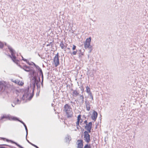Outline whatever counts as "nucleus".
I'll return each instance as SVG.
<instances>
[{
  "label": "nucleus",
  "instance_id": "f257e3e1",
  "mask_svg": "<svg viewBox=\"0 0 148 148\" xmlns=\"http://www.w3.org/2000/svg\"><path fill=\"white\" fill-rule=\"evenodd\" d=\"M30 89V88H28L25 90L24 94L21 98L22 100L26 101L32 99L33 96L32 93L34 91L31 88Z\"/></svg>",
  "mask_w": 148,
  "mask_h": 148
},
{
  "label": "nucleus",
  "instance_id": "f03ea898",
  "mask_svg": "<svg viewBox=\"0 0 148 148\" xmlns=\"http://www.w3.org/2000/svg\"><path fill=\"white\" fill-rule=\"evenodd\" d=\"M8 48L11 54V56L9 55V56L11 58L14 62L17 63L18 60L16 58V52L11 47L8 46Z\"/></svg>",
  "mask_w": 148,
  "mask_h": 148
},
{
  "label": "nucleus",
  "instance_id": "7ed1b4c3",
  "mask_svg": "<svg viewBox=\"0 0 148 148\" xmlns=\"http://www.w3.org/2000/svg\"><path fill=\"white\" fill-rule=\"evenodd\" d=\"M64 111L66 112V115L68 117H71L72 114L71 107L68 104H66L64 107Z\"/></svg>",
  "mask_w": 148,
  "mask_h": 148
},
{
  "label": "nucleus",
  "instance_id": "20e7f679",
  "mask_svg": "<svg viewBox=\"0 0 148 148\" xmlns=\"http://www.w3.org/2000/svg\"><path fill=\"white\" fill-rule=\"evenodd\" d=\"M91 41V38L90 37L88 38H87L84 42V47L85 49H90V52L92 49V47L90 45Z\"/></svg>",
  "mask_w": 148,
  "mask_h": 148
},
{
  "label": "nucleus",
  "instance_id": "39448f33",
  "mask_svg": "<svg viewBox=\"0 0 148 148\" xmlns=\"http://www.w3.org/2000/svg\"><path fill=\"white\" fill-rule=\"evenodd\" d=\"M4 119H8L10 120H17V118L16 117L11 116L9 114H4L2 115L0 119L2 120Z\"/></svg>",
  "mask_w": 148,
  "mask_h": 148
},
{
  "label": "nucleus",
  "instance_id": "423d86ee",
  "mask_svg": "<svg viewBox=\"0 0 148 148\" xmlns=\"http://www.w3.org/2000/svg\"><path fill=\"white\" fill-rule=\"evenodd\" d=\"M53 63L56 67L59 64L58 53L55 55L54 58Z\"/></svg>",
  "mask_w": 148,
  "mask_h": 148
},
{
  "label": "nucleus",
  "instance_id": "0eeeda50",
  "mask_svg": "<svg viewBox=\"0 0 148 148\" xmlns=\"http://www.w3.org/2000/svg\"><path fill=\"white\" fill-rule=\"evenodd\" d=\"M84 136V140L86 142L89 143L90 141V136L88 133L86 131L85 132Z\"/></svg>",
  "mask_w": 148,
  "mask_h": 148
},
{
  "label": "nucleus",
  "instance_id": "6e6552de",
  "mask_svg": "<svg viewBox=\"0 0 148 148\" xmlns=\"http://www.w3.org/2000/svg\"><path fill=\"white\" fill-rule=\"evenodd\" d=\"M97 113L95 111H93L91 116V118L94 121H95L97 117Z\"/></svg>",
  "mask_w": 148,
  "mask_h": 148
},
{
  "label": "nucleus",
  "instance_id": "1a4fd4ad",
  "mask_svg": "<svg viewBox=\"0 0 148 148\" xmlns=\"http://www.w3.org/2000/svg\"><path fill=\"white\" fill-rule=\"evenodd\" d=\"M77 148H83V141L82 140H78L77 142Z\"/></svg>",
  "mask_w": 148,
  "mask_h": 148
},
{
  "label": "nucleus",
  "instance_id": "9d476101",
  "mask_svg": "<svg viewBox=\"0 0 148 148\" xmlns=\"http://www.w3.org/2000/svg\"><path fill=\"white\" fill-rule=\"evenodd\" d=\"M92 126V123L91 122H90L88 124H86V126L85 128L88 132V133L90 132V130L91 129Z\"/></svg>",
  "mask_w": 148,
  "mask_h": 148
},
{
  "label": "nucleus",
  "instance_id": "9b49d317",
  "mask_svg": "<svg viewBox=\"0 0 148 148\" xmlns=\"http://www.w3.org/2000/svg\"><path fill=\"white\" fill-rule=\"evenodd\" d=\"M82 122V120L81 119V116L80 115H79L77 116V122L76 123L77 127L78 128V127H77L78 125H79V123H81Z\"/></svg>",
  "mask_w": 148,
  "mask_h": 148
},
{
  "label": "nucleus",
  "instance_id": "f8f14e48",
  "mask_svg": "<svg viewBox=\"0 0 148 148\" xmlns=\"http://www.w3.org/2000/svg\"><path fill=\"white\" fill-rule=\"evenodd\" d=\"M85 103L86 110L88 111H89L90 109V103L88 101H86Z\"/></svg>",
  "mask_w": 148,
  "mask_h": 148
},
{
  "label": "nucleus",
  "instance_id": "ddd939ff",
  "mask_svg": "<svg viewBox=\"0 0 148 148\" xmlns=\"http://www.w3.org/2000/svg\"><path fill=\"white\" fill-rule=\"evenodd\" d=\"M60 46L62 49L65 48L67 47V45L65 43H64L63 42H61L60 44Z\"/></svg>",
  "mask_w": 148,
  "mask_h": 148
},
{
  "label": "nucleus",
  "instance_id": "4468645a",
  "mask_svg": "<svg viewBox=\"0 0 148 148\" xmlns=\"http://www.w3.org/2000/svg\"><path fill=\"white\" fill-rule=\"evenodd\" d=\"M86 91L88 95L92 93V92L90 91V88L88 86H87L86 87Z\"/></svg>",
  "mask_w": 148,
  "mask_h": 148
},
{
  "label": "nucleus",
  "instance_id": "2eb2a0df",
  "mask_svg": "<svg viewBox=\"0 0 148 148\" xmlns=\"http://www.w3.org/2000/svg\"><path fill=\"white\" fill-rule=\"evenodd\" d=\"M23 69L25 71H29L30 70V69L29 66H28L25 65L23 68Z\"/></svg>",
  "mask_w": 148,
  "mask_h": 148
},
{
  "label": "nucleus",
  "instance_id": "dca6fc26",
  "mask_svg": "<svg viewBox=\"0 0 148 148\" xmlns=\"http://www.w3.org/2000/svg\"><path fill=\"white\" fill-rule=\"evenodd\" d=\"M79 94V93L76 90H74L73 92V95L74 97H76Z\"/></svg>",
  "mask_w": 148,
  "mask_h": 148
},
{
  "label": "nucleus",
  "instance_id": "f3484780",
  "mask_svg": "<svg viewBox=\"0 0 148 148\" xmlns=\"http://www.w3.org/2000/svg\"><path fill=\"white\" fill-rule=\"evenodd\" d=\"M71 140V138L70 136H67L65 138L66 141V142H69Z\"/></svg>",
  "mask_w": 148,
  "mask_h": 148
},
{
  "label": "nucleus",
  "instance_id": "a211bd4d",
  "mask_svg": "<svg viewBox=\"0 0 148 148\" xmlns=\"http://www.w3.org/2000/svg\"><path fill=\"white\" fill-rule=\"evenodd\" d=\"M14 82L16 83H17L18 85L22 86L23 84V83L21 81H18V80H15Z\"/></svg>",
  "mask_w": 148,
  "mask_h": 148
},
{
  "label": "nucleus",
  "instance_id": "6ab92c4d",
  "mask_svg": "<svg viewBox=\"0 0 148 148\" xmlns=\"http://www.w3.org/2000/svg\"><path fill=\"white\" fill-rule=\"evenodd\" d=\"M38 70L40 71V74L41 75L42 79V82H43V73H42V70L41 69H40Z\"/></svg>",
  "mask_w": 148,
  "mask_h": 148
},
{
  "label": "nucleus",
  "instance_id": "aec40b11",
  "mask_svg": "<svg viewBox=\"0 0 148 148\" xmlns=\"http://www.w3.org/2000/svg\"><path fill=\"white\" fill-rule=\"evenodd\" d=\"M91 147L90 145H89L88 144L84 146V148H90Z\"/></svg>",
  "mask_w": 148,
  "mask_h": 148
},
{
  "label": "nucleus",
  "instance_id": "412c9836",
  "mask_svg": "<svg viewBox=\"0 0 148 148\" xmlns=\"http://www.w3.org/2000/svg\"><path fill=\"white\" fill-rule=\"evenodd\" d=\"M22 58L23 60H24L27 63L29 64V61H28L26 59H24V58L23 57V56H22Z\"/></svg>",
  "mask_w": 148,
  "mask_h": 148
},
{
  "label": "nucleus",
  "instance_id": "4be33fe9",
  "mask_svg": "<svg viewBox=\"0 0 148 148\" xmlns=\"http://www.w3.org/2000/svg\"><path fill=\"white\" fill-rule=\"evenodd\" d=\"M25 127V130H26V136H27V133H28V130H27V127H26V125L25 124L24 125Z\"/></svg>",
  "mask_w": 148,
  "mask_h": 148
},
{
  "label": "nucleus",
  "instance_id": "5701e85b",
  "mask_svg": "<svg viewBox=\"0 0 148 148\" xmlns=\"http://www.w3.org/2000/svg\"><path fill=\"white\" fill-rule=\"evenodd\" d=\"M3 44L2 42L0 41V48H2L3 47Z\"/></svg>",
  "mask_w": 148,
  "mask_h": 148
},
{
  "label": "nucleus",
  "instance_id": "b1692460",
  "mask_svg": "<svg viewBox=\"0 0 148 148\" xmlns=\"http://www.w3.org/2000/svg\"><path fill=\"white\" fill-rule=\"evenodd\" d=\"M29 144H31L32 145V146H34V147H36V148H38V147L37 146H36V145L31 143L30 142H29Z\"/></svg>",
  "mask_w": 148,
  "mask_h": 148
},
{
  "label": "nucleus",
  "instance_id": "393cba45",
  "mask_svg": "<svg viewBox=\"0 0 148 148\" xmlns=\"http://www.w3.org/2000/svg\"><path fill=\"white\" fill-rule=\"evenodd\" d=\"M77 50L76 51H73V52L72 54H73V55H76V54L77 53Z\"/></svg>",
  "mask_w": 148,
  "mask_h": 148
},
{
  "label": "nucleus",
  "instance_id": "a878e982",
  "mask_svg": "<svg viewBox=\"0 0 148 148\" xmlns=\"http://www.w3.org/2000/svg\"><path fill=\"white\" fill-rule=\"evenodd\" d=\"M34 65L36 67V68L38 69V70H39V69H40V68L37 65H36L34 63Z\"/></svg>",
  "mask_w": 148,
  "mask_h": 148
},
{
  "label": "nucleus",
  "instance_id": "bb28decb",
  "mask_svg": "<svg viewBox=\"0 0 148 148\" xmlns=\"http://www.w3.org/2000/svg\"><path fill=\"white\" fill-rule=\"evenodd\" d=\"M14 143H15V144H16L17 146H18L20 148H23V147L21 146L20 145L17 144V143H16L15 142Z\"/></svg>",
  "mask_w": 148,
  "mask_h": 148
},
{
  "label": "nucleus",
  "instance_id": "cd10ccee",
  "mask_svg": "<svg viewBox=\"0 0 148 148\" xmlns=\"http://www.w3.org/2000/svg\"><path fill=\"white\" fill-rule=\"evenodd\" d=\"M76 46L75 45H73V47L72 48V50H75V49H76Z\"/></svg>",
  "mask_w": 148,
  "mask_h": 148
},
{
  "label": "nucleus",
  "instance_id": "c85d7f7f",
  "mask_svg": "<svg viewBox=\"0 0 148 148\" xmlns=\"http://www.w3.org/2000/svg\"><path fill=\"white\" fill-rule=\"evenodd\" d=\"M90 98L92 99V100H93V96L92 95V93L91 94H90L89 95Z\"/></svg>",
  "mask_w": 148,
  "mask_h": 148
},
{
  "label": "nucleus",
  "instance_id": "c756f323",
  "mask_svg": "<svg viewBox=\"0 0 148 148\" xmlns=\"http://www.w3.org/2000/svg\"><path fill=\"white\" fill-rule=\"evenodd\" d=\"M20 101L18 99H17V101L15 103L16 104H19L20 103Z\"/></svg>",
  "mask_w": 148,
  "mask_h": 148
},
{
  "label": "nucleus",
  "instance_id": "7c9ffc66",
  "mask_svg": "<svg viewBox=\"0 0 148 148\" xmlns=\"http://www.w3.org/2000/svg\"><path fill=\"white\" fill-rule=\"evenodd\" d=\"M16 120H18V121H20V122H21V123H22L23 125L25 124L22 121L18 120L17 118V120H16L15 121H16Z\"/></svg>",
  "mask_w": 148,
  "mask_h": 148
},
{
  "label": "nucleus",
  "instance_id": "2f4dec72",
  "mask_svg": "<svg viewBox=\"0 0 148 148\" xmlns=\"http://www.w3.org/2000/svg\"><path fill=\"white\" fill-rule=\"evenodd\" d=\"M80 97L81 99H82V100L83 101L84 100V97L83 96L81 95L80 96Z\"/></svg>",
  "mask_w": 148,
  "mask_h": 148
},
{
  "label": "nucleus",
  "instance_id": "473e14b6",
  "mask_svg": "<svg viewBox=\"0 0 148 148\" xmlns=\"http://www.w3.org/2000/svg\"><path fill=\"white\" fill-rule=\"evenodd\" d=\"M6 141H7V142H8V141H10V142H13V143H14V142H13L12 141H11V140H8V139H6Z\"/></svg>",
  "mask_w": 148,
  "mask_h": 148
},
{
  "label": "nucleus",
  "instance_id": "72a5a7b5",
  "mask_svg": "<svg viewBox=\"0 0 148 148\" xmlns=\"http://www.w3.org/2000/svg\"><path fill=\"white\" fill-rule=\"evenodd\" d=\"M0 139L4 140L5 139V138H0Z\"/></svg>",
  "mask_w": 148,
  "mask_h": 148
},
{
  "label": "nucleus",
  "instance_id": "f704fd0d",
  "mask_svg": "<svg viewBox=\"0 0 148 148\" xmlns=\"http://www.w3.org/2000/svg\"><path fill=\"white\" fill-rule=\"evenodd\" d=\"M90 75V76H93L94 75V74L93 73H92L91 75Z\"/></svg>",
  "mask_w": 148,
  "mask_h": 148
},
{
  "label": "nucleus",
  "instance_id": "c9c22d12",
  "mask_svg": "<svg viewBox=\"0 0 148 148\" xmlns=\"http://www.w3.org/2000/svg\"><path fill=\"white\" fill-rule=\"evenodd\" d=\"M40 81V78H38V81H37V82H38V81L39 82Z\"/></svg>",
  "mask_w": 148,
  "mask_h": 148
},
{
  "label": "nucleus",
  "instance_id": "e433bc0d",
  "mask_svg": "<svg viewBox=\"0 0 148 148\" xmlns=\"http://www.w3.org/2000/svg\"><path fill=\"white\" fill-rule=\"evenodd\" d=\"M34 71H32V74H34Z\"/></svg>",
  "mask_w": 148,
  "mask_h": 148
},
{
  "label": "nucleus",
  "instance_id": "4c0bfd02",
  "mask_svg": "<svg viewBox=\"0 0 148 148\" xmlns=\"http://www.w3.org/2000/svg\"><path fill=\"white\" fill-rule=\"evenodd\" d=\"M27 141L28 142V143H29V140H27Z\"/></svg>",
  "mask_w": 148,
  "mask_h": 148
},
{
  "label": "nucleus",
  "instance_id": "58836bf2",
  "mask_svg": "<svg viewBox=\"0 0 148 148\" xmlns=\"http://www.w3.org/2000/svg\"><path fill=\"white\" fill-rule=\"evenodd\" d=\"M84 122H86V121H85Z\"/></svg>",
  "mask_w": 148,
  "mask_h": 148
},
{
  "label": "nucleus",
  "instance_id": "ea45409f",
  "mask_svg": "<svg viewBox=\"0 0 148 148\" xmlns=\"http://www.w3.org/2000/svg\"><path fill=\"white\" fill-rule=\"evenodd\" d=\"M1 148H3V147H1Z\"/></svg>",
  "mask_w": 148,
  "mask_h": 148
},
{
  "label": "nucleus",
  "instance_id": "a19ab883",
  "mask_svg": "<svg viewBox=\"0 0 148 148\" xmlns=\"http://www.w3.org/2000/svg\"><path fill=\"white\" fill-rule=\"evenodd\" d=\"M12 106L13 107H14V106H13V105H12Z\"/></svg>",
  "mask_w": 148,
  "mask_h": 148
},
{
  "label": "nucleus",
  "instance_id": "79ce46f5",
  "mask_svg": "<svg viewBox=\"0 0 148 148\" xmlns=\"http://www.w3.org/2000/svg\"><path fill=\"white\" fill-rule=\"evenodd\" d=\"M35 80H36V78H35Z\"/></svg>",
  "mask_w": 148,
  "mask_h": 148
}]
</instances>
